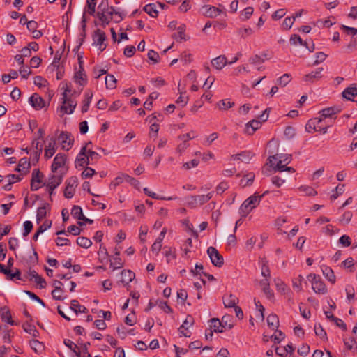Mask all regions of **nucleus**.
<instances>
[{
	"label": "nucleus",
	"instance_id": "1",
	"mask_svg": "<svg viewBox=\"0 0 357 357\" xmlns=\"http://www.w3.org/2000/svg\"><path fill=\"white\" fill-rule=\"evenodd\" d=\"M62 89L64 91L62 94L63 105L61 107V110L65 114H70L73 113L77 106V102L72 98V95H69L71 92V89L68 84L63 86Z\"/></svg>",
	"mask_w": 357,
	"mask_h": 357
},
{
	"label": "nucleus",
	"instance_id": "2",
	"mask_svg": "<svg viewBox=\"0 0 357 357\" xmlns=\"http://www.w3.org/2000/svg\"><path fill=\"white\" fill-rule=\"evenodd\" d=\"M114 12L115 9L113 6H109L107 3L102 2L98 6V11L96 15L102 25L105 26L112 20Z\"/></svg>",
	"mask_w": 357,
	"mask_h": 357
},
{
	"label": "nucleus",
	"instance_id": "3",
	"mask_svg": "<svg viewBox=\"0 0 357 357\" xmlns=\"http://www.w3.org/2000/svg\"><path fill=\"white\" fill-rule=\"evenodd\" d=\"M263 195H256L255 194L246 199L240 207V212L242 216H246L249 213L256 208L260 203Z\"/></svg>",
	"mask_w": 357,
	"mask_h": 357
},
{
	"label": "nucleus",
	"instance_id": "4",
	"mask_svg": "<svg viewBox=\"0 0 357 357\" xmlns=\"http://www.w3.org/2000/svg\"><path fill=\"white\" fill-rule=\"evenodd\" d=\"M213 192H210L207 195H192L186 197L187 205L190 208H196L208 202L213 197Z\"/></svg>",
	"mask_w": 357,
	"mask_h": 357
},
{
	"label": "nucleus",
	"instance_id": "5",
	"mask_svg": "<svg viewBox=\"0 0 357 357\" xmlns=\"http://www.w3.org/2000/svg\"><path fill=\"white\" fill-rule=\"evenodd\" d=\"M308 278H312V288L316 294H325L327 293V288L320 276L315 274H310Z\"/></svg>",
	"mask_w": 357,
	"mask_h": 357
},
{
	"label": "nucleus",
	"instance_id": "6",
	"mask_svg": "<svg viewBox=\"0 0 357 357\" xmlns=\"http://www.w3.org/2000/svg\"><path fill=\"white\" fill-rule=\"evenodd\" d=\"M207 254L208 255L211 263L217 267H221L224 264L223 257L220 254L218 250L214 247H209L207 249Z\"/></svg>",
	"mask_w": 357,
	"mask_h": 357
},
{
	"label": "nucleus",
	"instance_id": "7",
	"mask_svg": "<svg viewBox=\"0 0 357 357\" xmlns=\"http://www.w3.org/2000/svg\"><path fill=\"white\" fill-rule=\"evenodd\" d=\"M106 40V35L104 31L100 29H97L94 31L93 35V45L98 47V49L102 52L107 47L105 43Z\"/></svg>",
	"mask_w": 357,
	"mask_h": 357
},
{
	"label": "nucleus",
	"instance_id": "8",
	"mask_svg": "<svg viewBox=\"0 0 357 357\" xmlns=\"http://www.w3.org/2000/svg\"><path fill=\"white\" fill-rule=\"evenodd\" d=\"M66 183L64 196L68 199L72 198L75 194V188L77 185V178L72 176L66 180Z\"/></svg>",
	"mask_w": 357,
	"mask_h": 357
},
{
	"label": "nucleus",
	"instance_id": "9",
	"mask_svg": "<svg viewBox=\"0 0 357 357\" xmlns=\"http://www.w3.org/2000/svg\"><path fill=\"white\" fill-rule=\"evenodd\" d=\"M89 144H91V142H89L82 148L75 160L76 166L84 167L89 164V160L88 156H86V148Z\"/></svg>",
	"mask_w": 357,
	"mask_h": 357
},
{
	"label": "nucleus",
	"instance_id": "10",
	"mask_svg": "<svg viewBox=\"0 0 357 357\" xmlns=\"http://www.w3.org/2000/svg\"><path fill=\"white\" fill-rule=\"evenodd\" d=\"M81 59L82 57H79V69L75 73L74 79L76 83L81 86H84L86 84L87 79L86 75L85 74L82 67V61H81Z\"/></svg>",
	"mask_w": 357,
	"mask_h": 357
},
{
	"label": "nucleus",
	"instance_id": "11",
	"mask_svg": "<svg viewBox=\"0 0 357 357\" xmlns=\"http://www.w3.org/2000/svg\"><path fill=\"white\" fill-rule=\"evenodd\" d=\"M59 140L62 144V148L66 150H69L73 144V139L67 132H61L59 136Z\"/></svg>",
	"mask_w": 357,
	"mask_h": 357
},
{
	"label": "nucleus",
	"instance_id": "12",
	"mask_svg": "<svg viewBox=\"0 0 357 357\" xmlns=\"http://www.w3.org/2000/svg\"><path fill=\"white\" fill-rule=\"evenodd\" d=\"M56 149V139L54 137H52L48 144L45 148V158L46 159L52 158L55 153Z\"/></svg>",
	"mask_w": 357,
	"mask_h": 357
},
{
	"label": "nucleus",
	"instance_id": "13",
	"mask_svg": "<svg viewBox=\"0 0 357 357\" xmlns=\"http://www.w3.org/2000/svg\"><path fill=\"white\" fill-rule=\"evenodd\" d=\"M66 161V157L64 154L58 153L54 158L53 163L51 166V170L53 173H56L59 168L64 166Z\"/></svg>",
	"mask_w": 357,
	"mask_h": 357
},
{
	"label": "nucleus",
	"instance_id": "14",
	"mask_svg": "<svg viewBox=\"0 0 357 357\" xmlns=\"http://www.w3.org/2000/svg\"><path fill=\"white\" fill-rule=\"evenodd\" d=\"M63 174H53L52 175L47 181L46 185L47 188L51 190H55L62 182Z\"/></svg>",
	"mask_w": 357,
	"mask_h": 357
},
{
	"label": "nucleus",
	"instance_id": "15",
	"mask_svg": "<svg viewBox=\"0 0 357 357\" xmlns=\"http://www.w3.org/2000/svg\"><path fill=\"white\" fill-rule=\"evenodd\" d=\"M261 126V121L258 120H252L245 124V132L248 135H252L254 132L259 129Z\"/></svg>",
	"mask_w": 357,
	"mask_h": 357
},
{
	"label": "nucleus",
	"instance_id": "16",
	"mask_svg": "<svg viewBox=\"0 0 357 357\" xmlns=\"http://www.w3.org/2000/svg\"><path fill=\"white\" fill-rule=\"evenodd\" d=\"M29 102L36 109H40L45 107L44 100L37 93H33L29 98Z\"/></svg>",
	"mask_w": 357,
	"mask_h": 357
},
{
	"label": "nucleus",
	"instance_id": "17",
	"mask_svg": "<svg viewBox=\"0 0 357 357\" xmlns=\"http://www.w3.org/2000/svg\"><path fill=\"white\" fill-rule=\"evenodd\" d=\"M227 64L228 62L225 55H220L211 60V65L218 70H222Z\"/></svg>",
	"mask_w": 357,
	"mask_h": 357
},
{
	"label": "nucleus",
	"instance_id": "18",
	"mask_svg": "<svg viewBox=\"0 0 357 357\" xmlns=\"http://www.w3.org/2000/svg\"><path fill=\"white\" fill-rule=\"evenodd\" d=\"M193 317L190 315H188L178 329L180 333L185 337H190V335L189 334V332L188 331V328L191 326L193 324Z\"/></svg>",
	"mask_w": 357,
	"mask_h": 357
},
{
	"label": "nucleus",
	"instance_id": "19",
	"mask_svg": "<svg viewBox=\"0 0 357 357\" xmlns=\"http://www.w3.org/2000/svg\"><path fill=\"white\" fill-rule=\"evenodd\" d=\"M158 6L160 8H163L165 5L162 3H158V5L155 3L147 4L144 7V10L150 16L156 17L158 15V10L157 9Z\"/></svg>",
	"mask_w": 357,
	"mask_h": 357
},
{
	"label": "nucleus",
	"instance_id": "20",
	"mask_svg": "<svg viewBox=\"0 0 357 357\" xmlns=\"http://www.w3.org/2000/svg\"><path fill=\"white\" fill-rule=\"evenodd\" d=\"M321 118H314V119L310 120L305 126L306 131L308 132H312L313 131L317 130V128H321Z\"/></svg>",
	"mask_w": 357,
	"mask_h": 357
},
{
	"label": "nucleus",
	"instance_id": "21",
	"mask_svg": "<svg viewBox=\"0 0 357 357\" xmlns=\"http://www.w3.org/2000/svg\"><path fill=\"white\" fill-rule=\"evenodd\" d=\"M31 167L30 162L26 158L20 160L16 171L22 172V175L26 174Z\"/></svg>",
	"mask_w": 357,
	"mask_h": 357
},
{
	"label": "nucleus",
	"instance_id": "22",
	"mask_svg": "<svg viewBox=\"0 0 357 357\" xmlns=\"http://www.w3.org/2000/svg\"><path fill=\"white\" fill-rule=\"evenodd\" d=\"M342 96L347 100L355 101V98L357 97V88L349 86L345 89L342 92Z\"/></svg>",
	"mask_w": 357,
	"mask_h": 357
},
{
	"label": "nucleus",
	"instance_id": "23",
	"mask_svg": "<svg viewBox=\"0 0 357 357\" xmlns=\"http://www.w3.org/2000/svg\"><path fill=\"white\" fill-rule=\"evenodd\" d=\"M185 25L181 24L177 28V32L174 33L172 35L173 38H174L178 42H182L183 40H187L186 35L185 33Z\"/></svg>",
	"mask_w": 357,
	"mask_h": 357
},
{
	"label": "nucleus",
	"instance_id": "24",
	"mask_svg": "<svg viewBox=\"0 0 357 357\" xmlns=\"http://www.w3.org/2000/svg\"><path fill=\"white\" fill-rule=\"evenodd\" d=\"M210 328L213 332L222 333L225 329V325L218 319H211Z\"/></svg>",
	"mask_w": 357,
	"mask_h": 357
},
{
	"label": "nucleus",
	"instance_id": "25",
	"mask_svg": "<svg viewBox=\"0 0 357 357\" xmlns=\"http://www.w3.org/2000/svg\"><path fill=\"white\" fill-rule=\"evenodd\" d=\"M253 155L254 154L250 151H243L241 153L232 155V158L234 160H241L248 163Z\"/></svg>",
	"mask_w": 357,
	"mask_h": 357
},
{
	"label": "nucleus",
	"instance_id": "26",
	"mask_svg": "<svg viewBox=\"0 0 357 357\" xmlns=\"http://www.w3.org/2000/svg\"><path fill=\"white\" fill-rule=\"evenodd\" d=\"M321 271L323 275L329 282H331L332 284H334L335 282V276L331 268L326 265H323L321 266Z\"/></svg>",
	"mask_w": 357,
	"mask_h": 357
},
{
	"label": "nucleus",
	"instance_id": "27",
	"mask_svg": "<svg viewBox=\"0 0 357 357\" xmlns=\"http://www.w3.org/2000/svg\"><path fill=\"white\" fill-rule=\"evenodd\" d=\"M282 156L280 155V159L278 160V161L275 164V166L274 167L273 170L275 172H284V171H287V172H291V173H294L295 172V169L293 167H287L286 164H284V165L282 164Z\"/></svg>",
	"mask_w": 357,
	"mask_h": 357
},
{
	"label": "nucleus",
	"instance_id": "28",
	"mask_svg": "<svg viewBox=\"0 0 357 357\" xmlns=\"http://www.w3.org/2000/svg\"><path fill=\"white\" fill-rule=\"evenodd\" d=\"M238 303V298L233 294L223 297V303L225 307H234Z\"/></svg>",
	"mask_w": 357,
	"mask_h": 357
},
{
	"label": "nucleus",
	"instance_id": "29",
	"mask_svg": "<svg viewBox=\"0 0 357 357\" xmlns=\"http://www.w3.org/2000/svg\"><path fill=\"white\" fill-rule=\"evenodd\" d=\"M323 70L322 68H319L316 71L307 74L304 77V80L306 82H314L321 77V73Z\"/></svg>",
	"mask_w": 357,
	"mask_h": 357
},
{
	"label": "nucleus",
	"instance_id": "30",
	"mask_svg": "<svg viewBox=\"0 0 357 357\" xmlns=\"http://www.w3.org/2000/svg\"><path fill=\"white\" fill-rule=\"evenodd\" d=\"M121 282L124 285H127L129 282H132V280L135 278V273L130 270H123L121 271Z\"/></svg>",
	"mask_w": 357,
	"mask_h": 357
},
{
	"label": "nucleus",
	"instance_id": "31",
	"mask_svg": "<svg viewBox=\"0 0 357 357\" xmlns=\"http://www.w3.org/2000/svg\"><path fill=\"white\" fill-rule=\"evenodd\" d=\"M93 98V93L91 91H86L84 94V100L82 107V112L85 113L89 110L90 103Z\"/></svg>",
	"mask_w": 357,
	"mask_h": 357
},
{
	"label": "nucleus",
	"instance_id": "32",
	"mask_svg": "<svg viewBox=\"0 0 357 357\" xmlns=\"http://www.w3.org/2000/svg\"><path fill=\"white\" fill-rule=\"evenodd\" d=\"M339 110L335 107H328L320 111V117L322 121L326 118H331L333 114H337Z\"/></svg>",
	"mask_w": 357,
	"mask_h": 357
},
{
	"label": "nucleus",
	"instance_id": "33",
	"mask_svg": "<svg viewBox=\"0 0 357 357\" xmlns=\"http://www.w3.org/2000/svg\"><path fill=\"white\" fill-rule=\"evenodd\" d=\"M267 323L269 328L275 330L278 328L279 326V319L275 314H270L267 317Z\"/></svg>",
	"mask_w": 357,
	"mask_h": 357
},
{
	"label": "nucleus",
	"instance_id": "34",
	"mask_svg": "<svg viewBox=\"0 0 357 357\" xmlns=\"http://www.w3.org/2000/svg\"><path fill=\"white\" fill-rule=\"evenodd\" d=\"M70 309L73 310L76 314L85 313L86 308L81 305L77 300H72L70 303Z\"/></svg>",
	"mask_w": 357,
	"mask_h": 357
},
{
	"label": "nucleus",
	"instance_id": "35",
	"mask_svg": "<svg viewBox=\"0 0 357 357\" xmlns=\"http://www.w3.org/2000/svg\"><path fill=\"white\" fill-rule=\"evenodd\" d=\"M23 328L25 332L31 335L33 337H38L39 335V332L35 327V326L29 324V323H24L23 324Z\"/></svg>",
	"mask_w": 357,
	"mask_h": 357
},
{
	"label": "nucleus",
	"instance_id": "36",
	"mask_svg": "<svg viewBox=\"0 0 357 357\" xmlns=\"http://www.w3.org/2000/svg\"><path fill=\"white\" fill-rule=\"evenodd\" d=\"M209 10V12L206 13V17L214 18L223 13L224 7L222 5H220L219 7L211 6Z\"/></svg>",
	"mask_w": 357,
	"mask_h": 357
},
{
	"label": "nucleus",
	"instance_id": "37",
	"mask_svg": "<svg viewBox=\"0 0 357 357\" xmlns=\"http://www.w3.org/2000/svg\"><path fill=\"white\" fill-rule=\"evenodd\" d=\"M304 281V278L301 275H298L297 277L294 278L292 280L293 287L294 289L300 292L303 290L302 288V282Z\"/></svg>",
	"mask_w": 357,
	"mask_h": 357
},
{
	"label": "nucleus",
	"instance_id": "38",
	"mask_svg": "<svg viewBox=\"0 0 357 357\" xmlns=\"http://www.w3.org/2000/svg\"><path fill=\"white\" fill-rule=\"evenodd\" d=\"M71 215L74 218L81 220L84 218V215L82 213V209L79 206H73L71 209Z\"/></svg>",
	"mask_w": 357,
	"mask_h": 357
},
{
	"label": "nucleus",
	"instance_id": "39",
	"mask_svg": "<svg viewBox=\"0 0 357 357\" xmlns=\"http://www.w3.org/2000/svg\"><path fill=\"white\" fill-rule=\"evenodd\" d=\"M62 285V282L59 280H54L53 282L54 289L52 291V295L54 298H60L59 296L56 295V293H63V289H61Z\"/></svg>",
	"mask_w": 357,
	"mask_h": 357
},
{
	"label": "nucleus",
	"instance_id": "40",
	"mask_svg": "<svg viewBox=\"0 0 357 357\" xmlns=\"http://www.w3.org/2000/svg\"><path fill=\"white\" fill-rule=\"evenodd\" d=\"M255 179V174L253 173L248 174L241 180L240 184L243 187L250 185Z\"/></svg>",
	"mask_w": 357,
	"mask_h": 357
},
{
	"label": "nucleus",
	"instance_id": "41",
	"mask_svg": "<svg viewBox=\"0 0 357 357\" xmlns=\"http://www.w3.org/2000/svg\"><path fill=\"white\" fill-rule=\"evenodd\" d=\"M77 243L78 245L84 248H89L92 245L91 241L89 238L84 236L78 237L77 238Z\"/></svg>",
	"mask_w": 357,
	"mask_h": 357
},
{
	"label": "nucleus",
	"instance_id": "42",
	"mask_svg": "<svg viewBox=\"0 0 357 357\" xmlns=\"http://www.w3.org/2000/svg\"><path fill=\"white\" fill-rule=\"evenodd\" d=\"M116 79L112 75H108L105 77V85L109 89L116 88Z\"/></svg>",
	"mask_w": 357,
	"mask_h": 357
},
{
	"label": "nucleus",
	"instance_id": "43",
	"mask_svg": "<svg viewBox=\"0 0 357 357\" xmlns=\"http://www.w3.org/2000/svg\"><path fill=\"white\" fill-rule=\"evenodd\" d=\"M3 312H2L1 317V319L3 321H6L10 325H14L15 323L12 320L11 314L9 310L6 309V307L3 308Z\"/></svg>",
	"mask_w": 357,
	"mask_h": 357
},
{
	"label": "nucleus",
	"instance_id": "44",
	"mask_svg": "<svg viewBox=\"0 0 357 357\" xmlns=\"http://www.w3.org/2000/svg\"><path fill=\"white\" fill-rule=\"evenodd\" d=\"M96 2L86 0V6L84 8V12L88 13L91 15H94L96 13Z\"/></svg>",
	"mask_w": 357,
	"mask_h": 357
},
{
	"label": "nucleus",
	"instance_id": "45",
	"mask_svg": "<svg viewBox=\"0 0 357 357\" xmlns=\"http://www.w3.org/2000/svg\"><path fill=\"white\" fill-rule=\"evenodd\" d=\"M261 275L264 278H271V272L267 264L266 259H262L261 261Z\"/></svg>",
	"mask_w": 357,
	"mask_h": 357
},
{
	"label": "nucleus",
	"instance_id": "46",
	"mask_svg": "<svg viewBox=\"0 0 357 357\" xmlns=\"http://www.w3.org/2000/svg\"><path fill=\"white\" fill-rule=\"evenodd\" d=\"M234 103L233 102L229 101V100H222L219 101L217 104L218 108L220 109L226 110L227 109L231 108Z\"/></svg>",
	"mask_w": 357,
	"mask_h": 357
},
{
	"label": "nucleus",
	"instance_id": "47",
	"mask_svg": "<svg viewBox=\"0 0 357 357\" xmlns=\"http://www.w3.org/2000/svg\"><path fill=\"white\" fill-rule=\"evenodd\" d=\"M6 278L10 280H13L14 279L23 280V278L21 277V272L16 269L15 273H12L10 269H8V273H6Z\"/></svg>",
	"mask_w": 357,
	"mask_h": 357
},
{
	"label": "nucleus",
	"instance_id": "48",
	"mask_svg": "<svg viewBox=\"0 0 357 357\" xmlns=\"http://www.w3.org/2000/svg\"><path fill=\"white\" fill-rule=\"evenodd\" d=\"M237 32L241 38H245L251 36L254 33V31L250 27H245L239 29Z\"/></svg>",
	"mask_w": 357,
	"mask_h": 357
},
{
	"label": "nucleus",
	"instance_id": "49",
	"mask_svg": "<svg viewBox=\"0 0 357 357\" xmlns=\"http://www.w3.org/2000/svg\"><path fill=\"white\" fill-rule=\"evenodd\" d=\"M32 145L34 146L36 151H35V157L36 160H38L42 151H43V144H40L39 142H38L36 139H34L32 142Z\"/></svg>",
	"mask_w": 357,
	"mask_h": 357
},
{
	"label": "nucleus",
	"instance_id": "50",
	"mask_svg": "<svg viewBox=\"0 0 357 357\" xmlns=\"http://www.w3.org/2000/svg\"><path fill=\"white\" fill-rule=\"evenodd\" d=\"M298 189L300 191L304 192L309 196H315L317 194V191L313 188L308 185H302Z\"/></svg>",
	"mask_w": 357,
	"mask_h": 357
},
{
	"label": "nucleus",
	"instance_id": "51",
	"mask_svg": "<svg viewBox=\"0 0 357 357\" xmlns=\"http://www.w3.org/2000/svg\"><path fill=\"white\" fill-rule=\"evenodd\" d=\"M30 345L31 348L36 351L39 352L43 349V344L42 342L37 340H32L30 341Z\"/></svg>",
	"mask_w": 357,
	"mask_h": 357
},
{
	"label": "nucleus",
	"instance_id": "52",
	"mask_svg": "<svg viewBox=\"0 0 357 357\" xmlns=\"http://www.w3.org/2000/svg\"><path fill=\"white\" fill-rule=\"evenodd\" d=\"M46 213L45 206L39 207L38 208L36 214V221L38 224L46 216Z\"/></svg>",
	"mask_w": 357,
	"mask_h": 357
},
{
	"label": "nucleus",
	"instance_id": "53",
	"mask_svg": "<svg viewBox=\"0 0 357 357\" xmlns=\"http://www.w3.org/2000/svg\"><path fill=\"white\" fill-rule=\"evenodd\" d=\"M271 180V183L277 188L281 187L285 183V179L279 176H273Z\"/></svg>",
	"mask_w": 357,
	"mask_h": 357
},
{
	"label": "nucleus",
	"instance_id": "54",
	"mask_svg": "<svg viewBox=\"0 0 357 357\" xmlns=\"http://www.w3.org/2000/svg\"><path fill=\"white\" fill-rule=\"evenodd\" d=\"M352 213L351 211H346L340 218V222L343 225H347L352 218Z\"/></svg>",
	"mask_w": 357,
	"mask_h": 357
},
{
	"label": "nucleus",
	"instance_id": "55",
	"mask_svg": "<svg viewBox=\"0 0 357 357\" xmlns=\"http://www.w3.org/2000/svg\"><path fill=\"white\" fill-rule=\"evenodd\" d=\"M295 21V17H286L282 23V27L284 29L289 30L291 28Z\"/></svg>",
	"mask_w": 357,
	"mask_h": 357
},
{
	"label": "nucleus",
	"instance_id": "56",
	"mask_svg": "<svg viewBox=\"0 0 357 357\" xmlns=\"http://www.w3.org/2000/svg\"><path fill=\"white\" fill-rule=\"evenodd\" d=\"M43 174L40 173L39 169H35L32 172V181H36L38 183L42 182Z\"/></svg>",
	"mask_w": 357,
	"mask_h": 357
},
{
	"label": "nucleus",
	"instance_id": "57",
	"mask_svg": "<svg viewBox=\"0 0 357 357\" xmlns=\"http://www.w3.org/2000/svg\"><path fill=\"white\" fill-rule=\"evenodd\" d=\"M162 243L160 238H157L151 246V251L158 255L161 250Z\"/></svg>",
	"mask_w": 357,
	"mask_h": 357
},
{
	"label": "nucleus",
	"instance_id": "58",
	"mask_svg": "<svg viewBox=\"0 0 357 357\" xmlns=\"http://www.w3.org/2000/svg\"><path fill=\"white\" fill-rule=\"evenodd\" d=\"M290 75L286 73L278 79V82L280 86H285L290 82Z\"/></svg>",
	"mask_w": 357,
	"mask_h": 357
},
{
	"label": "nucleus",
	"instance_id": "59",
	"mask_svg": "<svg viewBox=\"0 0 357 357\" xmlns=\"http://www.w3.org/2000/svg\"><path fill=\"white\" fill-rule=\"evenodd\" d=\"M33 229V223L31 221L26 220L24 222V232L23 236H27Z\"/></svg>",
	"mask_w": 357,
	"mask_h": 357
},
{
	"label": "nucleus",
	"instance_id": "60",
	"mask_svg": "<svg viewBox=\"0 0 357 357\" xmlns=\"http://www.w3.org/2000/svg\"><path fill=\"white\" fill-rule=\"evenodd\" d=\"M314 332L315 334L321 339L325 338L326 337V333L325 332V331L320 324H319L318 326H314Z\"/></svg>",
	"mask_w": 357,
	"mask_h": 357
},
{
	"label": "nucleus",
	"instance_id": "61",
	"mask_svg": "<svg viewBox=\"0 0 357 357\" xmlns=\"http://www.w3.org/2000/svg\"><path fill=\"white\" fill-rule=\"evenodd\" d=\"M114 262H110V266L113 268V270L120 268L123 266V262L120 257H114Z\"/></svg>",
	"mask_w": 357,
	"mask_h": 357
},
{
	"label": "nucleus",
	"instance_id": "62",
	"mask_svg": "<svg viewBox=\"0 0 357 357\" xmlns=\"http://www.w3.org/2000/svg\"><path fill=\"white\" fill-rule=\"evenodd\" d=\"M124 174H122L121 175L116 177L110 183V187H113L115 188L120 184L123 183V181H125V178L123 176Z\"/></svg>",
	"mask_w": 357,
	"mask_h": 357
},
{
	"label": "nucleus",
	"instance_id": "63",
	"mask_svg": "<svg viewBox=\"0 0 357 357\" xmlns=\"http://www.w3.org/2000/svg\"><path fill=\"white\" fill-rule=\"evenodd\" d=\"M310 352V347L307 344H303L298 349V354L301 356H306Z\"/></svg>",
	"mask_w": 357,
	"mask_h": 357
},
{
	"label": "nucleus",
	"instance_id": "64",
	"mask_svg": "<svg viewBox=\"0 0 357 357\" xmlns=\"http://www.w3.org/2000/svg\"><path fill=\"white\" fill-rule=\"evenodd\" d=\"M136 48L133 45H128L125 47L123 54L127 57H131L134 55Z\"/></svg>",
	"mask_w": 357,
	"mask_h": 357
}]
</instances>
